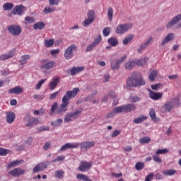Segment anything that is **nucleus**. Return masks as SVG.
<instances>
[{
  "label": "nucleus",
  "mask_w": 181,
  "mask_h": 181,
  "mask_svg": "<svg viewBox=\"0 0 181 181\" xmlns=\"http://www.w3.org/2000/svg\"><path fill=\"white\" fill-rule=\"evenodd\" d=\"M15 56V50L13 49L8 52V54H4L0 56V60H8V59H11V57H13Z\"/></svg>",
  "instance_id": "393cba45"
},
{
  "label": "nucleus",
  "mask_w": 181,
  "mask_h": 181,
  "mask_svg": "<svg viewBox=\"0 0 181 181\" xmlns=\"http://www.w3.org/2000/svg\"><path fill=\"white\" fill-rule=\"evenodd\" d=\"M60 93V91H57V92H54L53 93H51L49 95V100H54V98H56V97H57V95H59V93Z\"/></svg>",
  "instance_id": "052dcab7"
},
{
  "label": "nucleus",
  "mask_w": 181,
  "mask_h": 181,
  "mask_svg": "<svg viewBox=\"0 0 181 181\" xmlns=\"http://www.w3.org/2000/svg\"><path fill=\"white\" fill-rule=\"evenodd\" d=\"M135 66V60H129L124 64V69H126V70H132Z\"/></svg>",
  "instance_id": "c85d7f7f"
},
{
  "label": "nucleus",
  "mask_w": 181,
  "mask_h": 181,
  "mask_svg": "<svg viewBox=\"0 0 181 181\" xmlns=\"http://www.w3.org/2000/svg\"><path fill=\"white\" fill-rule=\"evenodd\" d=\"M176 172L177 171L175 170H167L163 171V175H164V176H173Z\"/></svg>",
  "instance_id": "a19ab883"
},
{
  "label": "nucleus",
  "mask_w": 181,
  "mask_h": 181,
  "mask_svg": "<svg viewBox=\"0 0 181 181\" xmlns=\"http://www.w3.org/2000/svg\"><path fill=\"white\" fill-rule=\"evenodd\" d=\"M62 119H57L56 121L52 122L51 125H52V127H60V125H62Z\"/></svg>",
  "instance_id": "de8ad7c7"
},
{
  "label": "nucleus",
  "mask_w": 181,
  "mask_h": 181,
  "mask_svg": "<svg viewBox=\"0 0 181 181\" xmlns=\"http://www.w3.org/2000/svg\"><path fill=\"white\" fill-rule=\"evenodd\" d=\"M154 176L155 175H153V173H150L148 175H147L146 177L145 181H151V180H152L153 179Z\"/></svg>",
  "instance_id": "338daca9"
},
{
  "label": "nucleus",
  "mask_w": 181,
  "mask_h": 181,
  "mask_svg": "<svg viewBox=\"0 0 181 181\" xmlns=\"http://www.w3.org/2000/svg\"><path fill=\"white\" fill-rule=\"evenodd\" d=\"M23 173H25V170L19 168H14L8 172V175H11L13 177H18V176H21V175H23Z\"/></svg>",
  "instance_id": "2eb2a0df"
},
{
  "label": "nucleus",
  "mask_w": 181,
  "mask_h": 181,
  "mask_svg": "<svg viewBox=\"0 0 181 181\" xmlns=\"http://www.w3.org/2000/svg\"><path fill=\"white\" fill-rule=\"evenodd\" d=\"M110 33H111V28L106 27L103 28V36H105V37H107V36H110Z\"/></svg>",
  "instance_id": "49530a36"
},
{
  "label": "nucleus",
  "mask_w": 181,
  "mask_h": 181,
  "mask_svg": "<svg viewBox=\"0 0 181 181\" xmlns=\"http://www.w3.org/2000/svg\"><path fill=\"white\" fill-rule=\"evenodd\" d=\"M22 163H23V160H16L8 163L7 165V168L11 169V168H15V166H19V165H22Z\"/></svg>",
  "instance_id": "a878e982"
},
{
  "label": "nucleus",
  "mask_w": 181,
  "mask_h": 181,
  "mask_svg": "<svg viewBox=\"0 0 181 181\" xmlns=\"http://www.w3.org/2000/svg\"><path fill=\"white\" fill-rule=\"evenodd\" d=\"M59 83H60V78L54 77L52 78V81L49 83V90H51V91H53V90H54V88L57 87V84H59Z\"/></svg>",
  "instance_id": "4be33fe9"
},
{
  "label": "nucleus",
  "mask_w": 181,
  "mask_h": 181,
  "mask_svg": "<svg viewBox=\"0 0 181 181\" xmlns=\"http://www.w3.org/2000/svg\"><path fill=\"white\" fill-rule=\"evenodd\" d=\"M64 175V172L63 170H57L55 172V177H57V179H60L61 177H63Z\"/></svg>",
  "instance_id": "13d9d810"
},
{
  "label": "nucleus",
  "mask_w": 181,
  "mask_h": 181,
  "mask_svg": "<svg viewBox=\"0 0 181 181\" xmlns=\"http://www.w3.org/2000/svg\"><path fill=\"white\" fill-rule=\"evenodd\" d=\"M80 89L78 88H74L72 90H68L66 95L62 98V103L60 107L57 109V114H60V112H66L67 110V105L70 101V98H75L78 94Z\"/></svg>",
  "instance_id": "f257e3e1"
},
{
  "label": "nucleus",
  "mask_w": 181,
  "mask_h": 181,
  "mask_svg": "<svg viewBox=\"0 0 181 181\" xmlns=\"http://www.w3.org/2000/svg\"><path fill=\"white\" fill-rule=\"evenodd\" d=\"M151 42H152V36H149L148 37V40L146 41L145 43L142 44L138 49L137 52L141 53L143 50H145L146 49V47L149 45H151Z\"/></svg>",
  "instance_id": "6ab92c4d"
},
{
  "label": "nucleus",
  "mask_w": 181,
  "mask_h": 181,
  "mask_svg": "<svg viewBox=\"0 0 181 181\" xmlns=\"http://www.w3.org/2000/svg\"><path fill=\"white\" fill-rule=\"evenodd\" d=\"M25 11V6L23 5L16 6L13 10V15H22V13Z\"/></svg>",
  "instance_id": "b1692460"
},
{
  "label": "nucleus",
  "mask_w": 181,
  "mask_h": 181,
  "mask_svg": "<svg viewBox=\"0 0 181 181\" xmlns=\"http://www.w3.org/2000/svg\"><path fill=\"white\" fill-rule=\"evenodd\" d=\"M140 144H149L151 142V138L148 136H144L139 139Z\"/></svg>",
  "instance_id": "603ef678"
},
{
  "label": "nucleus",
  "mask_w": 181,
  "mask_h": 181,
  "mask_svg": "<svg viewBox=\"0 0 181 181\" xmlns=\"http://www.w3.org/2000/svg\"><path fill=\"white\" fill-rule=\"evenodd\" d=\"M125 60H127V55L122 56L120 59L116 60V62H117L119 64H121V63H124Z\"/></svg>",
  "instance_id": "e2e57ef3"
},
{
  "label": "nucleus",
  "mask_w": 181,
  "mask_h": 181,
  "mask_svg": "<svg viewBox=\"0 0 181 181\" xmlns=\"http://www.w3.org/2000/svg\"><path fill=\"white\" fill-rule=\"evenodd\" d=\"M145 168V163L142 162H137L135 165L136 170H142Z\"/></svg>",
  "instance_id": "a18cd8bd"
},
{
  "label": "nucleus",
  "mask_w": 181,
  "mask_h": 181,
  "mask_svg": "<svg viewBox=\"0 0 181 181\" xmlns=\"http://www.w3.org/2000/svg\"><path fill=\"white\" fill-rule=\"evenodd\" d=\"M162 87V85L160 83H156L151 86L152 90H157L158 89Z\"/></svg>",
  "instance_id": "680f3d73"
},
{
  "label": "nucleus",
  "mask_w": 181,
  "mask_h": 181,
  "mask_svg": "<svg viewBox=\"0 0 181 181\" xmlns=\"http://www.w3.org/2000/svg\"><path fill=\"white\" fill-rule=\"evenodd\" d=\"M145 80L142 78V75L138 72L132 73L127 81V86L129 87H139V86H145Z\"/></svg>",
  "instance_id": "f03ea898"
},
{
  "label": "nucleus",
  "mask_w": 181,
  "mask_h": 181,
  "mask_svg": "<svg viewBox=\"0 0 181 181\" xmlns=\"http://www.w3.org/2000/svg\"><path fill=\"white\" fill-rule=\"evenodd\" d=\"M82 111V110H78L74 112L67 113L64 118V122H71L74 121V119H77V118H79L80 115H81Z\"/></svg>",
  "instance_id": "20e7f679"
},
{
  "label": "nucleus",
  "mask_w": 181,
  "mask_h": 181,
  "mask_svg": "<svg viewBox=\"0 0 181 181\" xmlns=\"http://www.w3.org/2000/svg\"><path fill=\"white\" fill-rule=\"evenodd\" d=\"M175 39V33H170L165 35L163 41L161 42L162 46H165L166 43H169L170 40H173Z\"/></svg>",
  "instance_id": "a211bd4d"
},
{
  "label": "nucleus",
  "mask_w": 181,
  "mask_h": 181,
  "mask_svg": "<svg viewBox=\"0 0 181 181\" xmlns=\"http://www.w3.org/2000/svg\"><path fill=\"white\" fill-rule=\"evenodd\" d=\"M6 122L8 124H12L13 121H15L16 115L13 112H6Z\"/></svg>",
  "instance_id": "5701e85b"
},
{
  "label": "nucleus",
  "mask_w": 181,
  "mask_h": 181,
  "mask_svg": "<svg viewBox=\"0 0 181 181\" xmlns=\"http://www.w3.org/2000/svg\"><path fill=\"white\" fill-rule=\"evenodd\" d=\"M134 39V35L130 34L129 35H127L126 37H124V39L123 40V45H128V43H131V42L132 41V40Z\"/></svg>",
  "instance_id": "e433bc0d"
},
{
  "label": "nucleus",
  "mask_w": 181,
  "mask_h": 181,
  "mask_svg": "<svg viewBox=\"0 0 181 181\" xmlns=\"http://www.w3.org/2000/svg\"><path fill=\"white\" fill-rule=\"evenodd\" d=\"M130 100H131V103H138L141 100V98L138 96H135V97H132Z\"/></svg>",
  "instance_id": "69168bd1"
},
{
  "label": "nucleus",
  "mask_w": 181,
  "mask_h": 181,
  "mask_svg": "<svg viewBox=\"0 0 181 181\" xmlns=\"http://www.w3.org/2000/svg\"><path fill=\"white\" fill-rule=\"evenodd\" d=\"M25 21L28 22V23H35V18L30 16H26L25 18Z\"/></svg>",
  "instance_id": "bf43d9fd"
},
{
  "label": "nucleus",
  "mask_w": 181,
  "mask_h": 181,
  "mask_svg": "<svg viewBox=\"0 0 181 181\" xmlns=\"http://www.w3.org/2000/svg\"><path fill=\"white\" fill-rule=\"evenodd\" d=\"M149 115L154 122H157L158 120L156 119V112H155V109L151 108L149 112Z\"/></svg>",
  "instance_id": "ea45409f"
},
{
  "label": "nucleus",
  "mask_w": 181,
  "mask_h": 181,
  "mask_svg": "<svg viewBox=\"0 0 181 181\" xmlns=\"http://www.w3.org/2000/svg\"><path fill=\"white\" fill-rule=\"evenodd\" d=\"M9 153H12V151L0 148V156H6Z\"/></svg>",
  "instance_id": "79ce46f5"
},
{
  "label": "nucleus",
  "mask_w": 181,
  "mask_h": 181,
  "mask_svg": "<svg viewBox=\"0 0 181 181\" xmlns=\"http://www.w3.org/2000/svg\"><path fill=\"white\" fill-rule=\"evenodd\" d=\"M153 160H154V162H156V163H162V158H160V157H159L158 154L153 155Z\"/></svg>",
  "instance_id": "4d7b16f0"
},
{
  "label": "nucleus",
  "mask_w": 181,
  "mask_h": 181,
  "mask_svg": "<svg viewBox=\"0 0 181 181\" xmlns=\"http://www.w3.org/2000/svg\"><path fill=\"white\" fill-rule=\"evenodd\" d=\"M53 67H56V62L54 61H49L41 66V69L43 73H45V70H50V69H53Z\"/></svg>",
  "instance_id": "dca6fc26"
},
{
  "label": "nucleus",
  "mask_w": 181,
  "mask_h": 181,
  "mask_svg": "<svg viewBox=\"0 0 181 181\" xmlns=\"http://www.w3.org/2000/svg\"><path fill=\"white\" fill-rule=\"evenodd\" d=\"M93 166V163L91 161H81V163L78 167V170L80 172H86V170H88Z\"/></svg>",
  "instance_id": "9b49d317"
},
{
  "label": "nucleus",
  "mask_w": 181,
  "mask_h": 181,
  "mask_svg": "<svg viewBox=\"0 0 181 181\" xmlns=\"http://www.w3.org/2000/svg\"><path fill=\"white\" fill-rule=\"evenodd\" d=\"M156 76H158V71H156V70H151L150 71V74L148 76V78H149V80H151V81H153V80H155V78H156Z\"/></svg>",
  "instance_id": "4c0bfd02"
},
{
  "label": "nucleus",
  "mask_w": 181,
  "mask_h": 181,
  "mask_svg": "<svg viewBox=\"0 0 181 181\" xmlns=\"http://www.w3.org/2000/svg\"><path fill=\"white\" fill-rule=\"evenodd\" d=\"M79 146L82 151H87L93 146H95V141H83L79 144Z\"/></svg>",
  "instance_id": "1a4fd4ad"
},
{
  "label": "nucleus",
  "mask_w": 181,
  "mask_h": 181,
  "mask_svg": "<svg viewBox=\"0 0 181 181\" xmlns=\"http://www.w3.org/2000/svg\"><path fill=\"white\" fill-rule=\"evenodd\" d=\"M45 28V23L40 21L33 25L34 30H42Z\"/></svg>",
  "instance_id": "2f4dec72"
},
{
  "label": "nucleus",
  "mask_w": 181,
  "mask_h": 181,
  "mask_svg": "<svg viewBox=\"0 0 181 181\" xmlns=\"http://www.w3.org/2000/svg\"><path fill=\"white\" fill-rule=\"evenodd\" d=\"M124 106V112H132V111L136 110V106L135 104H127Z\"/></svg>",
  "instance_id": "cd10ccee"
},
{
  "label": "nucleus",
  "mask_w": 181,
  "mask_h": 181,
  "mask_svg": "<svg viewBox=\"0 0 181 181\" xmlns=\"http://www.w3.org/2000/svg\"><path fill=\"white\" fill-rule=\"evenodd\" d=\"M59 53H60L59 49H52L50 51L51 56H52V57H54V58L57 57V54H59Z\"/></svg>",
  "instance_id": "5fc2aeb1"
},
{
  "label": "nucleus",
  "mask_w": 181,
  "mask_h": 181,
  "mask_svg": "<svg viewBox=\"0 0 181 181\" xmlns=\"http://www.w3.org/2000/svg\"><path fill=\"white\" fill-rule=\"evenodd\" d=\"M148 119V117L146 116H144V115H141L139 117L134 119L133 120V122L134 124H141V122H144V121H146V119Z\"/></svg>",
  "instance_id": "473e14b6"
},
{
  "label": "nucleus",
  "mask_w": 181,
  "mask_h": 181,
  "mask_svg": "<svg viewBox=\"0 0 181 181\" xmlns=\"http://www.w3.org/2000/svg\"><path fill=\"white\" fill-rule=\"evenodd\" d=\"M111 69L112 70H117L119 69V64L118 61H112L111 62Z\"/></svg>",
  "instance_id": "09e8293b"
},
{
  "label": "nucleus",
  "mask_w": 181,
  "mask_h": 181,
  "mask_svg": "<svg viewBox=\"0 0 181 181\" xmlns=\"http://www.w3.org/2000/svg\"><path fill=\"white\" fill-rule=\"evenodd\" d=\"M148 93L150 98H151V100H153L154 101H158V100H160V98H162L163 95V93H156L151 89H148Z\"/></svg>",
  "instance_id": "4468645a"
},
{
  "label": "nucleus",
  "mask_w": 181,
  "mask_h": 181,
  "mask_svg": "<svg viewBox=\"0 0 181 181\" xmlns=\"http://www.w3.org/2000/svg\"><path fill=\"white\" fill-rule=\"evenodd\" d=\"M94 47H95V45L92 42L87 47L86 52H91Z\"/></svg>",
  "instance_id": "774afa93"
},
{
  "label": "nucleus",
  "mask_w": 181,
  "mask_h": 181,
  "mask_svg": "<svg viewBox=\"0 0 181 181\" xmlns=\"http://www.w3.org/2000/svg\"><path fill=\"white\" fill-rule=\"evenodd\" d=\"M23 91V89L20 86H16L8 90L9 94H21Z\"/></svg>",
  "instance_id": "c756f323"
},
{
  "label": "nucleus",
  "mask_w": 181,
  "mask_h": 181,
  "mask_svg": "<svg viewBox=\"0 0 181 181\" xmlns=\"http://www.w3.org/2000/svg\"><path fill=\"white\" fill-rule=\"evenodd\" d=\"M107 15L110 22H112L114 16V9L112 7L107 8Z\"/></svg>",
  "instance_id": "f704fd0d"
},
{
  "label": "nucleus",
  "mask_w": 181,
  "mask_h": 181,
  "mask_svg": "<svg viewBox=\"0 0 181 181\" xmlns=\"http://www.w3.org/2000/svg\"><path fill=\"white\" fill-rule=\"evenodd\" d=\"M30 59V55L29 54H25L21 56L20 59V63L21 64H26L28 63V61Z\"/></svg>",
  "instance_id": "c9c22d12"
},
{
  "label": "nucleus",
  "mask_w": 181,
  "mask_h": 181,
  "mask_svg": "<svg viewBox=\"0 0 181 181\" xmlns=\"http://www.w3.org/2000/svg\"><path fill=\"white\" fill-rule=\"evenodd\" d=\"M108 97H110L111 98H112L114 105H117V104H118L119 100L117 98V94L113 91L109 92L107 95H105L103 97V98L102 99L103 103H106V101H107L108 100Z\"/></svg>",
  "instance_id": "9d476101"
},
{
  "label": "nucleus",
  "mask_w": 181,
  "mask_h": 181,
  "mask_svg": "<svg viewBox=\"0 0 181 181\" xmlns=\"http://www.w3.org/2000/svg\"><path fill=\"white\" fill-rule=\"evenodd\" d=\"M107 42L112 46V47H115L117 45H118V39L115 37H112L108 39Z\"/></svg>",
  "instance_id": "7c9ffc66"
},
{
  "label": "nucleus",
  "mask_w": 181,
  "mask_h": 181,
  "mask_svg": "<svg viewBox=\"0 0 181 181\" xmlns=\"http://www.w3.org/2000/svg\"><path fill=\"white\" fill-rule=\"evenodd\" d=\"M169 152L168 148L158 149L156 151V155H165Z\"/></svg>",
  "instance_id": "3c124183"
},
{
  "label": "nucleus",
  "mask_w": 181,
  "mask_h": 181,
  "mask_svg": "<svg viewBox=\"0 0 181 181\" xmlns=\"http://www.w3.org/2000/svg\"><path fill=\"white\" fill-rule=\"evenodd\" d=\"M56 11V7L53 6H47L43 10L44 13H52Z\"/></svg>",
  "instance_id": "72a5a7b5"
},
{
  "label": "nucleus",
  "mask_w": 181,
  "mask_h": 181,
  "mask_svg": "<svg viewBox=\"0 0 181 181\" xmlns=\"http://www.w3.org/2000/svg\"><path fill=\"white\" fill-rule=\"evenodd\" d=\"M56 109H57V103H54L51 107V112H50V115H52V114H53V112H54V111H56Z\"/></svg>",
  "instance_id": "0e129e2a"
},
{
  "label": "nucleus",
  "mask_w": 181,
  "mask_h": 181,
  "mask_svg": "<svg viewBox=\"0 0 181 181\" xmlns=\"http://www.w3.org/2000/svg\"><path fill=\"white\" fill-rule=\"evenodd\" d=\"M121 112H125V107L124 105L115 107L113 112L107 115V118L114 117V114H119Z\"/></svg>",
  "instance_id": "f3484780"
},
{
  "label": "nucleus",
  "mask_w": 181,
  "mask_h": 181,
  "mask_svg": "<svg viewBox=\"0 0 181 181\" xmlns=\"http://www.w3.org/2000/svg\"><path fill=\"white\" fill-rule=\"evenodd\" d=\"M84 70V66L73 67L69 69L71 76H76L78 73H81Z\"/></svg>",
  "instance_id": "bb28decb"
},
{
  "label": "nucleus",
  "mask_w": 181,
  "mask_h": 181,
  "mask_svg": "<svg viewBox=\"0 0 181 181\" xmlns=\"http://www.w3.org/2000/svg\"><path fill=\"white\" fill-rule=\"evenodd\" d=\"M45 47H52L53 45L54 44V40L50 39V40H45Z\"/></svg>",
  "instance_id": "37998d69"
},
{
  "label": "nucleus",
  "mask_w": 181,
  "mask_h": 181,
  "mask_svg": "<svg viewBox=\"0 0 181 181\" xmlns=\"http://www.w3.org/2000/svg\"><path fill=\"white\" fill-rule=\"evenodd\" d=\"M101 40H103V37H101V35H98L97 37L94 40L93 43L95 45L98 46V45H100Z\"/></svg>",
  "instance_id": "864d4df0"
},
{
  "label": "nucleus",
  "mask_w": 181,
  "mask_h": 181,
  "mask_svg": "<svg viewBox=\"0 0 181 181\" xmlns=\"http://www.w3.org/2000/svg\"><path fill=\"white\" fill-rule=\"evenodd\" d=\"M76 178L78 179V180L91 181V179L88 178L87 175L83 174H78L76 175Z\"/></svg>",
  "instance_id": "58836bf2"
},
{
  "label": "nucleus",
  "mask_w": 181,
  "mask_h": 181,
  "mask_svg": "<svg viewBox=\"0 0 181 181\" xmlns=\"http://www.w3.org/2000/svg\"><path fill=\"white\" fill-rule=\"evenodd\" d=\"M87 16V18L83 22V26H84V28H86V26H90V25L95 21V11H94V10L88 11Z\"/></svg>",
  "instance_id": "39448f33"
},
{
  "label": "nucleus",
  "mask_w": 181,
  "mask_h": 181,
  "mask_svg": "<svg viewBox=\"0 0 181 181\" xmlns=\"http://www.w3.org/2000/svg\"><path fill=\"white\" fill-rule=\"evenodd\" d=\"M77 46L76 45H71L67 47V49L64 52V58L66 60H70V59H73V52L76 50Z\"/></svg>",
  "instance_id": "0eeeda50"
},
{
  "label": "nucleus",
  "mask_w": 181,
  "mask_h": 181,
  "mask_svg": "<svg viewBox=\"0 0 181 181\" xmlns=\"http://www.w3.org/2000/svg\"><path fill=\"white\" fill-rule=\"evenodd\" d=\"M13 8V4L12 3H6L3 5L4 11H11Z\"/></svg>",
  "instance_id": "c03bdc74"
},
{
  "label": "nucleus",
  "mask_w": 181,
  "mask_h": 181,
  "mask_svg": "<svg viewBox=\"0 0 181 181\" xmlns=\"http://www.w3.org/2000/svg\"><path fill=\"white\" fill-rule=\"evenodd\" d=\"M148 60H149V57H144L141 59L134 60V63L136 66H145V64L148 63Z\"/></svg>",
  "instance_id": "412c9836"
},
{
  "label": "nucleus",
  "mask_w": 181,
  "mask_h": 181,
  "mask_svg": "<svg viewBox=\"0 0 181 181\" xmlns=\"http://www.w3.org/2000/svg\"><path fill=\"white\" fill-rule=\"evenodd\" d=\"M163 107L165 110H166L169 112H170L172 108H173V107H181V103H179V98H174L172 99L171 101L164 105Z\"/></svg>",
  "instance_id": "423d86ee"
},
{
  "label": "nucleus",
  "mask_w": 181,
  "mask_h": 181,
  "mask_svg": "<svg viewBox=\"0 0 181 181\" xmlns=\"http://www.w3.org/2000/svg\"><path fill=\"white\" fill-rule=\"evenodd\" d=\"M80 146L79 143H66L59 149L60 151H66V149H74Z\"/></svg>",
  "instance_id": "ddd939ff"
},
{
  "label": "nucleus",
  "mask_w": 181,
  "mask_h": 181,
  "mask_svg": "<svg viewBox=\"0 0 181 181\" xmlns=\"http://www.w3.org/2000/svg\"><path fill=\"white\" fill-rule=\"evenodd\" d=\"M47 168V164H46V163H40L33 168V173H37V172H40V171L42 172V170H44Z\"/></svg>",
  "instance_id": "aec40b11"
},
{
  "label": "nucleus",
  "mask_w": 181,
  "mask_h": 181,
  "mask_svg": "<svg viewBox=\"0 0 181 181\" xmlns=\"http://www.w3.org/2000/svg\"><path fill=\"white\" fill-rule=\"evenodd\" d=\"M47 81V78L40 80L35 86V90H40L42 86L45 84V82Z\"/></svg>",
  "instance_id": "8fccbe9b"
},
{
  "label": "nucleus",
  "mask_w": 181,
  "mask_h": 181,
  "mask_svg": "<svg viewBox=\"0 0 181 181\" xmlns=\"http://www.w3.org/2000/svg\"><path fill=\"white\" fill-rule=\"evenodd\" d=\"M181 21V14H178L175 16L171 21H170L166 24L167 29H170V28H173V26H175L177 23H179V21Z\"/></svg>",
  "instance_id": "f8f14e48"
},
{
  "label": "nucleus",
  "mask_w": 181,
  "mask_h": 181,
  "mask_svg": "<svg viewBox=\"0 0 181 181\" xmlns=\"http://www.w3.org/2000/svg\"><path fill=\"white\" fill-rule=\"evenodd\" d=\"M8 30L13 36H19L22 33V28L17 25H12L8 27Z\"/></svg>",
  "instance_id": "6e6552de"
},
{
  "label": "nucleus",
  "mask_w": 181,
  "mask_h": 181,
  "mask_svg": "<svg viewBox=\"0 0 181 181\" xmlns=\"http://www.w3.org/2000/svg\"><path fill=\"white\" fill-rule=\"evenodd\" d=\"M62 0H48L49 5L57 6Z\"/></svg>",
  "instance_id": "6e6d98bb"
},
{
  "label": "nucleus",
  "mask_w": 181,
  "mask_h": 181,
  "mask_svg": "<svg viewBox=\"0 0 181 181\" xmlns=\"http://www.w3.org/2000/svg\"><path fill=\"white\" fill-rule=\"evenodd\" d=\"M129 29H132V23H127L119 24L117 25L115 28V33L117 35H124V33H127Z\"/></svg>",
  "instance_id": "7ed1b4c3"
}]
</instances>
